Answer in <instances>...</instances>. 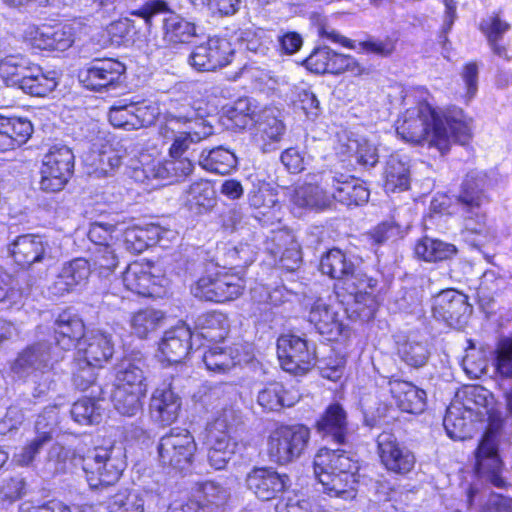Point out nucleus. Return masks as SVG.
Segmentation results:
<instances>
[{"instance_id": "22", "label": "nucleus", "mask_w": 512, "mask_h": 512, "mask_svg": "<svg viewBox=\"0 0 512 512\" xmlns=\"http://www.w3.org/2000/svg\"><path fill=\"white\" fill-rule=\"evenodd\" d=\"M125 70V65L117 60L95 59L81 71L79 77L88 89L101 90L118 81Z\"/></svg>"}, {"instance_id": "56", "label": "nucleus", "mask_w": 512, "mask_h": 512, "mask_svg": "<svg viewBox=\"0 0 512 512\" xmlns=\"http://www.w3.org/2000/svg\"><path fill=\"white\" fill-rule=\"evenodd\" d=\"M71 415L75 422L82 425L98 423L101 418L100 406L91 398H82L73 404Z\"/></svg>"}, {"instance_id": "42", "label": "nucleus", "mask_w": 512, "mask_h": 512, "mask_svg": "<svg viewBox=\"0 0 512 512\" xmlns=\"http://www.w3.org/2000/svg\"><path fill=\"white\" fill-rule=\"evenodd\" d=\"M194 496L206 512H223L230 499V491L217 482L206 481L198 484Z\"/></svg>"}, {"instance_id": "43", "label": "nucleus", "mask_w": 512, "mask_h": 512, "mask_svg": "<svg viewBox=\"0 0 512 512\" xmlns=\"http://www.w3.org/2000/svg\"><path fill=\"white\" fill-rule=\"evenodd\" d=\"M57 86L55 72H43L36 64H31L21 80V90L27 94L44 97Z\"/></svg>"}, {"instance_id": "5", "label": "nucleus", "mask_w": 512, "mask_h": 512, "mask_svg": "<svg viewBox=\"0 0 512 512\" xmlns=\"http://www.w3.org/2000/svg\"><path fill=\"white\" fill-rule=\"evenodd\" d=\"M159 13H167L162 21V40L170 47L189 43L196 33V25L179 14L168 11L166 2L149 0L140 8L130 10V16L142 21L146 31L151 26L152 18Z\"/></svg>"}, {"instance_id": "47", "label": "nucleus", "mask_w": 512, "mask_h": 512, "mask_svg": "<svg viewBox=\"0 0 512 512\" xmlns=\"http://www.w3.org/2000/svg\"><path fill=\"white\" fill-rule=\"evenodd\" d=\"M199 165L212 173L229 174L237 165L235 154L223 147L203 151L199 157Z\"/></svg>"}, {"instance_id": "46", "label": "nucleus", "mask_w": 512, "mask_h": 512, "mask_svg": "<svg viewBox=\"0 0 512 512\" xmlns=\"http://www.w3.org/2000/svg\"><path fill=\"white\" fill-rule=\"evenodd\" d=\"M452 402H458L467 412H471L473 416H482L488 414V406L492 402V397L488 390L481 386H466L459 390Z\"/></svg>"}, {"instance_id": "45", "label": "nucleus", "mask_w": 512, "mask_h": 512, "mask_svg": "<svg viewBox=\"0 0 512 512\" xmlns=\"http://www.w3.org/2000/svg\"><path fill=\"white\" fill-rule=\"evenodd\" d=\"M203 361L208 370L224 373L241 362L238 346L222 347L214 343L204 352Z\"/></svg>"}, {"instance_id": "4", "label": "nucleus", "mask_w": 512, "mask_h": 512, "mask_svg": "<svg viewBox=\"0 0 512 512\" xmlns=\"http://www.w3.org/2000/svg\"><path fill=\"white\" fill-rule=\"evenodd\" d=\"M340 294L329 295L315 300L309 309L308 321L315 329L330 341L338 339L344 332L346 324L345 315L351 319L366 321L356 313L354 301L346 294H342L343 300H339Z\"/></svg>"}, {"instance_id": "41", "label": "nucleus", "mask_w": 512, "mask_h": 512, "mask_svg": "<svg viewBox=\"0 0 512 512\" xmlns=\"http://www.w3.org/2000/svg\"><path fill=\"white\" fill-rule=\"evenodd\" d=\"M252 207L257 209L256 218L264 225L280 222L282 218L281 205L271 189L262 187L249 196Z\"/></svg>"}, {"instance_id": "37", "label": "nucleus", "mask_w": 512, "mask_h": 512, "mask_svg": "<svg viewBox=\"0 0 512 512\" xmlns=\"http://www.w3.org/2000/svg\"><path fill=\"white\" fill-rule=\"evenodd\" d=\"M32 124L24 118H7L0 115V152L12 150L30 138Z\"/></svg>"}, {"instance_id": "15", "label": "nucleus", "mask_w": 512, "mask_h": 512, "mask_svg": "<svg viewBox=\"0 0 512 512\" xmlns=\"http://www.w3.org/2000/svg\"><path fill=\"white\" fill-rule=\"evenodd\" d=\"M232 44L225 38L211 37L194 47L188 62L197 71H215L231 63Z\"/></svg>"}, {"instance_id": "26", "label": "nucleus", "mask_w": 512, "mask_h": 512, "mask_svg": "<svg viewBox=\"0 0 512 512\" xmlns=\"http://www.w3.org/2000/svg\"><path fill=\"white\" fill-rule=\"evenodd\" d=\"M193 337L190 328L184 323L166 331L159 344L160 359L168 363H180L188 354Z\"/></svg>"}, {"instance_id": "14", "label": "nucleus", "mask_w": 512, "mask_h": 512, "mask_svg": "<svg viewBox=\"0 0 512 512\" xmlns=\"http://www.w3.org/2000/svg\"><path fill=\"white\" fill-rule=\"evenodd\" d=\"M331 175L321 178L319 183H304L294 188L290 195L293 213L323 211L333 204Z\"/></svg>"}, {"instance_id": "52", "label": "nucleus", "mask_w": 512, "mask_h": 512, "mask_svg": "<svg viewBox=\"0 0 512 512\" xmlns=\"http://www.w3.org/2000/svg\"><path fill=\"white\" fill-rule=\"evenodd\" d=\"M164 313L155 309H144L136 313L131 321L133 332L139 338H145L155 331L164 320Z\"/></svg>"}, {"instance_id": "12", "label": "nucleus", "mask_w": 512, "mask_h": 512, "mask_svg": "<svg viewBox=\"0 0 512 512\" xmlns=\"http://www.w3.org/2000/svg\"><path fill=\"white\" fill-rule=\"evenodd\" d=\"M277 355L281 368L294 375H303L315 365L314 348L305 339L294 334H285L278 338Z\"/></svg>"}, {"instance_id": "7", "label": "nucleus", "mask_w": 512, "mask_h": 512, "mask_svg": "<svg viewBox=\"0 0 512 512\" xmlns=\"http://www.w3.org/2000/svg\"><path fill=\"white\" fill-rule=\"evenodd\" d=\"M193 168L187 158L161 161L156 159L154 152H142L138 159L130 160V178L138 183L151 179L173 182L191 174Z\"/></svg>"}, {"instance_id": "58", "label": "nucleus", "mask_w": 512, "mask_h": 512, "mask_svg": "<svg viewBox=\"0 0 512 512\" xmlns=\"http://www.w3.org/2000/svg\"><path fill=\"white\" fill-rule=\"evenodd\" d=\"M159 114L157 107L148 102H130V128L139 129L151 125Z\"/></svg>"}, {"instance_id": "59", "label": "nucleus", "mask_w": 512, "mask_h": 512, "mask_svg": "<svg viewBox=\"0 0 512 512\" xmlns=\"http://www.w3.org/2000/svg\"><path fill=\"white\" fill-rule=\"evenodd\" d=\"M505 281L494 270L483 273L477 289V297L482 306L488 305L493 296L503 287Z\"/></svg>"}, {"instance_id": "9", "label": "nucleus", "mask_w": 512, "mask_h": 512, "mask_svg": "<svg viewBox=\"0 0 512 512\" xmlns=\"http://www.w3.org/2000/svg\"><path fill=\"white\" fill-rule=\"evenodd\" d=\"M235 420V411L224 408L221 413L207 426V441L210 446L208 459L212 467L223 469L235 453L236 442L230 436Z\"/></svg>"}, {"instance_id": "61", "label": "nucleus", "mask_w": 512, "mask_h": 512, "mask_svg": "<svg viewBox=\"0 0 512 512\" xmlns=\"http://www.w3.org/2000/svg\"><path fill=\"white\" fill-rule=\"evenodd\" d=\"M219 287L225 293V297L220 299V303L232 301L242 295L245 281L237 273L219 272Z\"/></svg>"}, {"instance_id": "21", "label": "nucleus", "mask_w": 512, "mask_h": 512, "mask_svg": "<svg viewBox=\"0 0 512 512\" xmlns=\"http://www.w3.org/2000/svg\"><path fill=\"white\" fill-rule=\"evenodd\" d=\"M57 421V406L45 408L44 412L39 415L36 420L35 429L37 436L18 453L14 454L12 462L18 466L30 465L41 448L51 440V432L53 427L57 424Z\"/></svg>"}, {"instance_id": "11", "label": "nucleus", "mask_w": 512, "mask_h": 512, "mask_svg": "<svg viewBox=\"0 0 512 512\" xmlns=\"http://www.w3.org/2000/svg\"><path fill=\"white\" fill-rule=\"evenodd\" d=\"M82 468L91 488L112 485L125 469V462L111 457L110 451L103 447L89 450L82 458Z\"/></svg>"}, {"instance_id": "38", "label": "nucleus", "mask_w": 512, "mask_h": 512, "mask_svg": "<svg viewBox=\"0 0 512 512\" xmlns=\"http://www.w3.org/2000/svg\"><path fill=\"white\" fill-rule=\"evenodd\" d=\"M173 232L145 220H130V253H141Z\"/></svg>"}, {"instance_id": "49", "label": "nucleus", "mask_w": 512, "mask_h": 512, "mask_svg": "<svg viewBox=\"0 0 512 512\" xmlns=\"http://www.w3.org/2000/svg\"><path fill=\"white\" fill-rule=\"evenodd\" d=\"M456 252L457 249L453 244L429 237H423L415 245L417 257L428 262L450 259Z\"/></svg>"}, {"instance_id": "35", "label": "nucleus", "mask_w": 512, "mask_h": 512, "mask_svg": "<svg viewBox=\"0 0 512 512\" xmlns=\"http://www.w3.org/2000/svg\"><path fill=\"white\" fill-rule=\"evenodd\" d=\"M384 189L387 193L406 191L410 187V166L407 156L391 155L383 171Z\"/></svg>"}, {"instance_id": "50", "label": "nucleus", "mask_w": 512, "mask_h": 512, "mask_svg": "<svg viewBox=\"0 0 512 512\" xmlns=\"http://www.w3.org/2000/svg\"><path fill=\"white\" fill-rule=\"evenodd\" d=\"M284 131L283 123L279 119L271 117L258 124L254 140L263 152H270L277 148Z\"/></svg>"}, {"instance_id": "53", "label": "nucleus", "mask_w": 512, "mask_h": 512, "mask_svg": "<svg viewBox=\"0 0 512 512\" xmlns=\"http://www.w3.org/2000/svg\"><path fill=\"white\" fill-rule=\"evenodd\" d=\"M483 178L479 173L472 172L468 174L462 184V190L459 195L460 203L468 208H479L483 198Z\"/></svg>"}, {"instance_id": "24", "label": "nucleus", "mask_w": 512, "mask_h": 512, "mask_svg": "<svg viewBox=\"0 0 512 512\" xmlns=\"http://www.w3.org/2000/svg\"><path fill=\"white\" fill-rule=\"evenodd\" d=\"M289 478L270 468H255L246 477V484L257 498L268 501L284 491Z\"/></svg>"}, {"instance_id": "18", "label": "nucleus", "mask_w": 512, "mask_h": 512, "mask_svg": "<svg viewBox=\"0 0 512 512\" xmlns=\"http://www.w3.org/2000/svg\"><path fill=\"white\" fill-rule=\"evenodd\" d=\"M377 452L381 463L390 472L407 474L415 465L414 454L390 432H382L377 437Z\"/></svg>"}, {"instance_id": "60", "label": "nucleus", "mask_w": 512, "mask_h": 512, "mask_svg": "<svg viewBox=\"0 0 512 512\" xmlns=\"http://www.w3.org/2000/svg\"><path fill=\"white\" fill-rule=\"evenodd\" d=\"M408 225L403 226L394 220L384 221L373 228L368 234V239L376 245L385 243L388 240H394L403 237Z\"/></svg>"}, {"instance_id": "36", "label": "nucleus", "mask_w": 512, "mask_h": 512, "mask_svg": "<svg viewBox=\"0 0 512 512\" xmlns=\"http://www.w3.org/2000/svg\"><path fill=\"white\" fill-rule=\"evenodd\" d=\"M273 247L267 249L274 257L279 256V262L287 270H295L302 258L300 245L292 233L286 230H279L271 238Z\"/></svg>"}, {"instance_id": "40", "label": "nucleus", "mask_w": 512, "mask_h": 512, "mask_svg": "<svg viewBox=\"0 0 512 512\" xmlns=\"http://www.w3.org/2000/svg\"><path fill=\"white\" fill-rule=\"evenodd\" d=\"M180 200L189 210L201 214L215 205V190L209 181L199 180L183 191Z\"/></svg>"}, {"instance_id": "3", "label": "nucleus", "mask_w": 512, "mask_h": 512, "mask_svg": "<svg viewBox=\"0 0 512 512\" xmlns=\"http://www.w3.org/2000/svg\"><path fill=\"white\" fill-rule=\"evenodd\" d=\"M313 465L324 493L345 500L356 496L359 465L350 454L340 449L321 448L314 457Z\"/></svg>"}, {"instance_id": "32", "label": "nucleus", "mask_w": 512, "mask_h": 512, "mask_svg": "<svg viewBox=\"0 0 512 512\" xmlns=\"http://www.w3.org/2000/svg\"><path fill=\"white\" fill-rule=\"evenodd\" d=\"M84 324L78 315L64 311L59 314L55 322L56 347L62 350H71L84 336Z\"/></svg>"}, {"instance_id": "34", "label": "nucleus", "mask_w": 512, "mask_h": 512, "mask_svg": "<svg viewBox=\"0 0 512 512\" xmlns=\"http://www.w3.org/2000/svg\"><path fill=\"white\" fill-rule=\"evenodd\" d=\"M333 201L344 205H362L369 199V190L358 179L350 176H332Z\"/></svg>"}, {"instance_id": "23", "label": "nucleus", "mask_w": 512, "mask_h": 512, "mask_svg": "<svg viewBox=\"0 0 512 512\" xmlns=\"http://www.w3.org/2000/svg\"><path fill=\"white\" fill-rule=\"evenodd\" d=\"M335 149L340 155L354 156L357 162L364 167H374L378 163L379 155L376 142L362 135L347 132L339 134Z\"/></svg>"}, {"instance_id": "39", "label": "nucleus", "mask_w": 512, "mask_h": 512, "mask_svg": "<svg viewBox=\"0 0 512 512\" xmlns=\"http://www.w3.org/2000/svg\"><path fill=\"white\" fill-rule=\"evenodd\" d=\"M317 431L337 443H344L347 435V415L340 404L329 405L317 421Z\"/></svg>"}, {"instance_id": "1", "label": "nucleus", "mask_w": 512, "mask_h": 512, "mask_svg": "<svg viewBox=\"0 0 512 512\" xmlns=\"http://www.w3.org/2000/svg\"><path fill=\"white\" fill-rule=\"evenodd\" d=\"M391 103L398 110L395 123L397 135L405 142L436 148L441 154L449 151L451 143L465 144L471 137L470 119L463 110L451 107L438 113L433 96L423 86L393 88Z\"/></svg>"}, {"instance_id": "19", "label": "nucleus", "mask_w": 512, "mask_h": 512, "mask_svg": "<svg viewBox=\"0 0 512 512\" xmlns=\"http://www.w3.org/2000/svg\"><path fill=\"white\" fill-rule=\"evenodd\" d=\"M50 245L45 237L24 234L16 237L8 246L13 261L21 268H28L50 256Z\"/></svg>"}, {"instance_id": "33", "label": "nucleus", "mask_w": 512, "mask_h": 512, "mask_svg": "<svg viewBox=\"0 0 512 512\" xmlns=\"http://www.w3.org/2000/svg\"><path fill=\"white\" fill-rule=\"evenodd\" d=\"M160 134L164 138L173 139L169 153L172 158H177L187 151L191 144L197 143L213 134V127L206 124L203 120H200L195 122V127L190 131L175 134L174 130L169 125H166L161 128Z\"/></svg>"}, {"instance_id": "6", "label": "nucleus", "mask_w": 512, "mask_h": 512, "mask_svg": "<svg viewBox=\"0 0 512 512\" xmlns=\"http://www.w3.org/2000/svg\"><path fill=\"white\" fill-rule=\"evenodd\" d=\"M309 440L310 430L304 425H277L268 433L266 452L270 461L286 465L303 455Z\"/></svg>"}, {"instance_id": "51", "label": "nucleus", "mask_w": 512, "mask_h": 512, "mask_svg": "<svg viewBox=\"0 0 512 512\" xmlns=\"http://www.w3.org/2000/svg\"><path fill=\"white\" fill-rule=\"evenodd\" d=\"M31 63L21 55H10L0 61V77L7 85L21 88V80L24 78Z\"/></svg>"}, {"instance_id": "10", "label": "nucleus", "mask_w": 512, "mask_h": 512, "mask_svg": "<svg viewBox=\"0 0 512 512\" xmlns=\"http://www.w3.org/2000/svg\"><path fill=\"white\" fill-rule=\"evenodd\" d=\"M500 427V419L489 414V426L476 452L477 475L496 487H503L505 483L500 476L502 461L497 448V433Z\"/></svg>"}, {"instance_id": "44", "label": "nucleus", "mask_w": 512, "mask_h": 512, "mask_svg": "<svg viewBox=\"0 0 512 512\" xmlns=\"http://www.w3.org/2000/svg\"><path fill=\"white\" fill-rule=\"evenodd\" d=\"M473 417L471 412L462 410V406L458 402H451L443 420L447 435L454 440H464L470 437V426Z\"/></svg>"}, {"instance_id": "8", "label": "nucleus", "mask_w": 512, "mask_h": 512, "mask_svg": "<svg viewBox=\"0 0 512 512\" xmlns=\"http://www.w3.org/2000/svg\"><path fill=\"white\" fill-rule=\"evenodd\" d=\"M74 168V154L64 145L52 146L40 167L39 187L47 193L59 192L68 183Z\"/></svg>"}, {"instance_id": "17", "label": "nucleus", "mask_w": 512, "mask_h": 512, "mask_svg": "<svg viewBox=\"0 0 512 512\" xmlns=\"http://www.w3.org/2000/svg\"><path fill=\"white\" fill-rule=\"evenodd\" d=\"M130 291L144 297H160L165 292L168 283L165 272L159 263L138 262L130 263Z\"/></svg>"}, {"instance_id": "55", "label": "nucleus", "mask_w": 512, "mask_h": 512, "mask_svg": "<svg viewBox=\"0 0 512 512\" xmlns=\"http://www.w3.org/2000/svg\"><path fill=\"white\" fill-rule=\"evenodd\" d=\"M143 367L144 362L141 360H138L136 365L130 363V398L132 396L136 398L135 403L130 405V416L133 410L142 408L141 399L146 396L147 383Z\"/></svg>"}, {"instance_id": "27", "label": "nucleus", "mask_w": 512, "mask_h": 512, "mask_svg": "<svg viewBox=\"0 0 512 512\" xmlns=\"http://www.w3.org/2000/svg\"><path fill=\"white\" fill-rule=\"evenodd\" d=\"M77 355L87 364L102 366L113 355L111 338L101 330H91L78 342Z\"/></svg>"}, {"instance_id": "54", "label": "nucleus", "mask_w": 512, "mask_h": 512, "mask_svg": "<svg viewBox=\"0 0 512 512\" xmlns=\"http://www.w3.org/2000/svg\"><path fill=\"white\" fill-rule=\"evenodd\" d=\"M191 292L196 298L220 303L225 293L219 287V272L199 278L191 287Z\"/></svg>"}, {"instance_id": "20", "label": "nucleus", "mask_w": 512, "mask_h": 512, "mask_svg": "<svg viewBox=\"0 0 512 512\" xmlns=\"http://www.w3.org/2000/svg\"><path fill=\"white\" fill-rule=\"evenodd\" d=\"M181 406V397L175 393L171 382H164L152 393L149 414L154 422L168 426L178 419Z\"/></svg>"}, {"instance_id": "31", "label": "nucleus", "mask_w": 512, "mask_h": 512, "mask_svg": "<svg viewBox=\"0 0 512 512\" xmlns=\"http://www.w3.org/2000/svg\"><path fill=\"white\" fill-rule=\"evenodd\" d=\"M89 275L88 261L83 258L74 259L63 265L49 289L53 295L61 296L72 291L76 286L84 284Z\"/></svg>"}, {"instance_id": "63", "label": "nucleus", "mask_w": 512, "mask_h": 512, "mask_svg": "<svg viewBox=\"0 0 512 512\" xmlns=\"http://www.w3.org/2000/svg\"><path fill=\"white\" fill-rule=\"evenodd\" d=\"M49 45V51H66L75 41V28L71 24H54Z\"/></svg>"}, {"instance_id": "28", "label": "nucleus", "mask_w": 512, "mask_h": 512, "mask_svg": "<svg viewBox=\"0 0 512 512\" xmlns=\"http://www.w3.org/2000/svg\"><path fill=\"white\" fill-rule=\"evenodd\" d=\"M50 347L45 343L33 345L19 354L11 369L19 378H25L36 372L45 373L51 367Z\"/></svg>"}, {"instance_id": "29", "label": "nucleus", "mask_w": 512, "mask_h": 512, "mask_svg": "<svg viewBox=\"0 0 512 512\" xmlns=\"http://www.w3.org/2000/svg\"><path fill=\"white\" fill-rule=\"evenodd\" d=\"M390 393L403 412L420 414L426 408L427 395L411 382L393 379L389 381Z\"/></svg>"}, {"instance_id": "48", "label": "nucleus", "mask_w": 512, "mask_h": 512, "mask_svg": "<svg viewBox=\"0 0 512 512\" xmlns=\"http://www.w3.org/2000/svg\"><path fill=\"white\" fill-rule=\"evenodd\" d=\"M199 331L194 336H200L212 344L225 339L228 334V319L220 312H211L198 319Z\"/></svg>"}, {"instance_id": "16", "label": "nucleus", "mask_w": 512, "mask_h": 512, "mask_svg": "<svg viewBox=\"0 0 512 512\" xmlns=\"http://www.w3.org/2000/svg\"><path fill=\"white\" fill-rule=\"evenodd\" d=\"M472 308L467 296L454 289L441 291L433 299L432 312L435 318L446 322L450 327L461 328L467 322Z\"/></svg>"}, {"instance_id": "25", "label": "nucleus", "mask_w": 512, "mask_h": 512, "mask_svg": "<svg viewBox=\"0 0 512 512\" xmlns=\"http://www.w3.org/2000/svg\"><path fill=\"white\" fill-rule=\"evenodd\" d=\"M121 160L122 156L108 142L101 140L94 142L83 155L88 173L96 177L109 175L120 166Z\"/></svg>"}, {"instance_id": "2", "label": "nucleus", "mask_w": 512, "mask_h": 512, "mask_svg": "<svg viewBox=\"0 0 512 512\" xmlns=\"http://www.w3.org/2000/svg\"><path fill=\"white\" fill-rule=\"evenodd\" d=\"M320 270L323 274L341 281L342 285L337 286V289L343 290L354 301L356 308L352 310L353 313L364 319L373 317L376 309L375 279L357 271L352 259L337 248L329 250L322 257Z\"/></svg>"}, {"instance_id": "30", "label": "nucleus", "mask_w": 512, "mask_h": 512, "mask_svg": "<svg viewBox=\"0 0 512 512\" xmlns=\"http://www.w3.org/2000/svg\"><path fill=\"white\" fill-rule=\"evenodd\" d=\"M300 397L295 386L273 382L258 392L257 403L266 411H280L283 407L294 406Z\"/></svg>"}, {"instance_id": "64", "label": "nucleus", "mask_w": 512, "mask_h": 512, "mask_svg": "<svg viewBox=\"0 0 512 512\" xmlns=\"http://www.w3.org/2000/svg\"><path fill=\"white\" fill-rule=\"evenodd\" d=\"M496 373L502 378H512V337L500 341L494 362Z\"/></svg>"}, {"instance_id": "62", "label": "nucleus", "mask_w": 512, "mask_h": 512, "mask_svg": "<svg viewBox=\"0 0 512 512\" xmlns=\"http://www.w3.org/2000/svg\"><path fill=\"white\" fill-rule=\"evenodd\" d=\"M52 26L49 24H30L23 31V39L33 48L49 51Z\"/></svg>"}, {"instance_id": "57", "label": "nucleus", "mask_w": 512, "mask_h": 512, "mask_svg": "<svg viewBox=\"0 0 512 512\" xmlns=\"http://www.w3.org/2000/svg\"><path fill=\"white\" fill-rule=\"evenodd\" d=\"M398 355L407 365L411 367H421L428 359V350L423 343L406 341L399 345Z\"/></svg>"}, {"instance_id": "13", "label": "nucleus", "mask_w": 512, "mask_h": 512, "mask_svg": "<svg viewBox=\"0 0 512 512\" xmlns=\"http://www.w3.org/2000/svg\"><path fill=\"white\" fill-rule=\"evenodd\" d=\"M197 449L193 435L183 428H172L161 437L158 453L164 465L182 470L191 463Z\"/></svg>"}]
</instances>
